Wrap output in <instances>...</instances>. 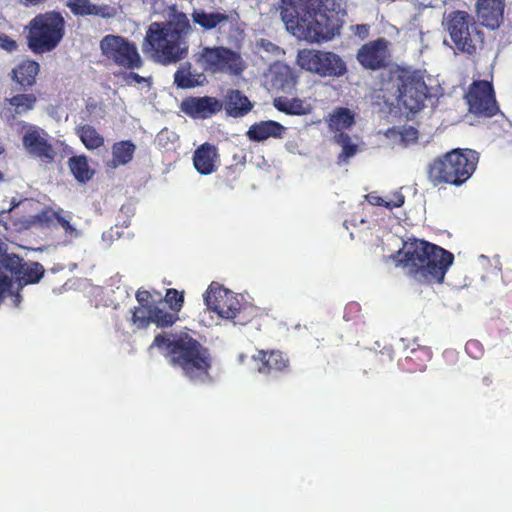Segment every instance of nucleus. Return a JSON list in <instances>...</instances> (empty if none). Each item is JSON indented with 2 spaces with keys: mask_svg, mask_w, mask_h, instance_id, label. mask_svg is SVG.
Returning a JSON list of instances; mask_svg holds the SVG:
<instances>
[{
  "mask_svg": "<svg viewBox=\"0 0 512 512\" xmlns=\"http://www.w3.org/2000/svg\"><path fill=\"white\" fill-rule=\"evenodd\" d=\"M281 18L299 40L328 41L339 34L340 0H282Z\"/></svg>",
  "mask_w": 512,
  "mask_h": 512,
  "instance_id": "obj_1",
  "label": "nucleus"
},
{
  "mask_svg": "<svg viewBox=\"0 0 512 512\" xmlns=\"http://www.w3.org/2000/svg\"><path fill=\"white\" fill-rule=\"evenodd\" d=\"M191 32L192 26L186 14L172 7L167 22L149 25L142 44L143 53L164 65L177 63L188 54L186 38Z\"/></svg>",
  "mask_w": 512,
  "mask_h": 512,
  "instance_id": "obj_2",
  "label": "nucleus"
},
{
  "mask_svg": "<svg viewBox=\"0 0 512 512\" xmlns=\"http://www.w3.org/2000/svg\"><path fill=\"white\" fill-rule=\"evenodd\" d=\"M170 357L173 365L193 382L203 383L209 378L212 358L207 348L187 333L157 336L150 346Z\"/></svg>",
  "mask_w": 512,
  "mask_h": 512,
  "instance_id": "obj_3",
  "label": "nucleus"
},
{
  "mask_svg": "<svg viewBox=\"0 0 512 512\" xmlns=\"http://www.w3.org/2000/svg\"><path fill=\"white\" fill-rule=\"evenodd\" d=\"M399 253L403 254L400 261L406 272L426 283H441L454 261L452 253L424 240L404 242Z\"/></svg>",
  "mask_w": 512,
  "mask_h": 512,
  "instance_id": "obj_4",
  "label": "nucleus"
},
{
  "mask_svg": "<svg viewBox=\"0 0 512 512\" xmlns=\"http://www.w3.org/2000/svg\"><path fill=\"white\" fill-rule=\"evenodd\" d=\"M479 156L474 150L455 149L435 159L429 166L432 182L460 185L468 180L476 169Z\"/></svg>",
  "mask_w": 512,
  "mask_h": 512,
  "instance_id": "obj_5",
  "label": "nucleus"
},
{
  "mask_svg": "<svg viewBox=\"0 0 512 512\" xmlns=\"http://www.w3.org/2000/svg\"><path fill=\"white\" fill-rule=\"evenodd\" d=\"M203 301L206 310L200 314V322L204 326L218 324L219 320H233L241 312L243 297L224 288L217 282H212L205 293Z\"/></svg>",
  "mask_w": 512,
  "mask_h": 512,
  "instance_id": "obj_6",
  "label": "nucleus"
},
{
  "mask_svg": "<svg viewBox=\"0 0 512 512\" xmlns=\"http://www.w3.org/2000/svg\"><path fill=\"white\" fill-rule=\"evenodd\" d=\"M64 34V19L56 12L40 14L30 21L28 46L36 54L53 50Z\"/></svg>",
  "mask_w": 512,
  "mask_h": 512,
  "instance_id": "obj_7",
  "label": "nucleus"
},
{
  "mask_svg": "<svg viewBox=\"0 0 512 512\" xmlns=\"http://www.w3.org/2000/svg\"><path fill=\"white\" fill-rule=\"evenodd\" d=\"M391 81L397 104L410 112L419 111L427 97V86L420 75L405 70L393 72Z\"/></svg>",
  "mask_w": 512,
  "mask_h": 512,
  "instance_id": "obj_8",
  "label": "nucleus"
},
{
  "mask_svg": "<svg viewBox=\"0 0 512 512\" xmlns=\"http://www.w3.org/2000/svg\"><path fill=\"white\" fill-rule=\"evenodd\" d=\"M99 48L105 60L121 68L134 70L143 64L136 44L123 36L105 35L99 42Z\"/></svg>",
  "mask_w": 512,
  "mask_h": 512,
  "instance_id": "obj_9",
  "label": "nucleus"
},
{
  "mask_svg": "<svg viewBox=\"0 0 512 512\" xmlns=\"http://www.w3.org/2000/svg\"><path fill=\"white\" fill-rule=\"evenodd\" d=\"M195 60L211 73L225 72L237 76L247 67L238 52L225 47H204L195 55Z\"/></svg>",
  "mask_w": 512,
  "mask_h": 512,
  "instance_id": "obj_10",
  "label": "nucleus"
},
{
  "mask_svg": "<svg viewBox=\"0 0 512 512\" xmlns=\"http://www.w3.org/2000/svg\"><path fill=\"white\" fill-rule=\"evenodd\" d=\"M297 64L320 77H339L347 71L346 64L339 55L315 49L300 50L297 54Z\"/></svg>",
  "mask_w": 512,
  "mask_h": 512,
  "instance_id": "obj_11",
  "label": "nucleus"
},
{
  "mask_svg": "<svg viewBox=\"0 0 512 512\" xmlns=\"http://www.w3.org/2000/svg\"><path fill=\"white\" fill-rule=\"evenodd\" d=\"M447 30L459 51L472 54L476 50V28L471 17L464 11H455L447 16Z\"/></svg>",
  "mask_w": 512,
  "mask_h": 512,
  "instance_id": "obj_12",
  "label": "nucleus"
},
{
  "mask_svg": "<svg viewBox=\"0 0 512 512\" xmlns=\"http://www.w3.org/2000/svg\"><path fill=\"white\" fill-rule=\"evenodd\" d=\"M16 130L22 134L23 147L30 155L47 160L54 158L55 151L43 129L21 120L16 122Z\"/></svg>",
  "mask_w": 512,
  "mask_h": 512,
  "instance_id": "obj_13",
  "label": "nucleus"
},
{
  "mask_svg": "<svg viewBox=\"0 0 512 512\" xmlns=\"http://www.w3.org/2000/svg\"><path fill=\"white\" fill-rule=\"evenodd\" d=\"M469 111L478 116H493L498 112L494 91L488 81L474 82L465 96Z\"/></svg>",
  "mask_w": 512,
  "mask_h": 512,
  "instance_id": "obj_14",
  "label": "nucleus"
},
{
  "mask_svg": "<svg viewBox=\"0 0 512 512\" xmlns=\"http://www.w3.org/2000/svg\"><path fill=\"white\" fill-rule=\"evenodd\" d=\"M389 42L377 39L364 44L357 53V60L366 69L377 70L385 67L390 61Z\"/></svg>",
  "mask_w": 512,
  "mask_h": 512,
  "instance_id": "obj_15",
  "label": "nucleus"
},
{
  "mask_svg": "<svg viewBox=\"0 0 512 512\" xmlns=\"http://www.w3.org/2000/svg\"><path fill=\"white\" fill-rule=\"evenodd\" d=\"M175 321L174 314L157 305H139L132 311L131 322L136 328H145L150 323L159 327L171 325Z\"/></svg>",
  "mask_w": 512,
  "mask_h": 512,
  "instance_id": "obj_16",
  "label": "nucleus"
},
{
  "mask_svg": "<svg viewBox=\"0 0 512 512\" xmlns=\"http://www.w3.org/2000/svg\"><path fill=\"white\" fill-rule=\"evenodd\" d=\"M264 83L271 91L287 92L295 86L296 78L288 65L276 61L264 73Z\"/></svg>",
  "mask_w": 512,
  "mask_h": 512,
  "instance_id": "obj_17",
  "label": "nucleus"
},
{
  "mask_svg": "<svg viewBox=\"0 0 512 512\" xmlns=\"http://www.w3.org/2000/svg\"><path fill=\"white\" fill-rule=\"evenodd\" d=\"M37 102V97L32 94H17L11 98L5 99V108L3 116L7 122L16 127V119L18 116L26 115L33 110Z\"/></svg>",
  "mask_w": 512,
  "mask_h": 512,
  "instance_id": "obj_18",
  "label": "nucleus"
},
{
  "mask_svg": "<svg viewBox=\"0 0 512 512\" xmlns=\"http://www.w3.org/2000/svg\"><path fill=\"white\" fill-rule=\"evenodd\" d=\"M182 110L196 118H208L220 111L222 105L212 97H193L186 99L181 104Z\"/></svg>",
  "mask_w": 512,
  "mask_h": 512,
  "instance_id": "obj_19",
  "label": "nucleus"
},
{
  "mask_svg": "<svg viewBox=\"0 0 512 512\" xmlns=\"http://www.w3.org/2000/svg\"><path fill=\"white\" fill-rule=\"evenodd\" d=\"M477 16L481 23L495 29L500 26L503 19L504 0H478Z\"/></svg>",
  "mask_w": 512,
  "mask_h": 512,
  "instance_id": "obj_20",
  "label": "nucleus"
},
{
  "mask_svg": "<svg viewBox=\"0 0 512 512\" xmlns=\"http://www.w3.org/2000/svg\"><path fill=\"white\" fill-rule=\"evenodd\" d=\"M252 360L255 362L257 370L263 374L281 372L288 366V359L280 351L260 350L252 356Z\"/></svg>",
  "mask_w": 512,
  "mask_h": 512,
  "instance_id": "obj_21",
  "label": "nucleus"
},
{
  "mask_svg": "<svg viewBox=\"0 0 512 512\" xmlns=\"http://www.w3.org/2000/svg\"><path fill=\"white\" fill-rule=\"evenodd\" d=\"M193 164L197 172L202 175L214 173L220 165L217 149L209 144L201 145L194 152Z\"/></svg>",
  "mask_w": 512,
  "mask_h": 512,
  "instance_id": "obj_22",
  "label": "nucleus"
},
{
  "mask_svg": "<svg viewBox=\"0 0 512 512\" xmlns=\"http://www.w3.org/2000/svg\"><path fill=\"white\" fill-rule=\"evenodd\" d=\"M285 131L286 128L276 121H260L250 126L247 137L252 141L261 142L270 137L282 138Z\"/></svg>",
  "mask_w": 512,
  "mask_h": 512,
  "instance_id": "obj_23",
  "label": "nucleus"
},
{
  "mask_svg": "<svg viewBox=\"0 0 512 512\" xmlns=\"http://www.w3.org/2000/svg\"><path fill=\"white\" fill-rule=\"evenodd\" d=\"M40 66L37 62L26 59L18 63L11 71V78L23 88L31 87L36 83Z\"/></svg>",
  "mask_w": 512,
  "mask_h": 512,
  "instance_id": "obj_24",
  "label": "nucleus"
},
{
  "mask_svg": "<svg viewBox=\"0 0 512 512\" xmlns=\"http://www.w3.org/2000/svg\"><path fill=\"white\" fill-rule=\"evenodd\" d=\"M356 113L347 107H336L328 115L326 122L331 131L344 133L355 124Z\"/></svg>",
  "mask_w": 512,
  "mask_h": 512,
  "instance_id": "obj_25",
  "label": "nucleus"
},
{
  "mask_svg": "<svg viewBox=\"0 0 512 512\" xmlns=\"http://www.w3.org/2000/svg\"><path fill=\"white\" fill-rule=\"evenodd\" d=\"M388 144L392 147H407L418 139V131L412 126L393 127L384 132Z\"/></svg>",
  "mask_w": 512,
  "mask_h": 512,
  "instance_id": "obj_26",
  "label": "nucleus"
},
{
  "mask_svg": "<svg viewBox=\"0 0 512 512\" xmlns=\"http://www.w3.org/2000/svg\"><path fill=\"white\" fill-rule=\"evenodd\" d=\"M174 82L179 88H195L204 85L206 76L200 72H192L191 65L184 63L176 71Z\"/></svg>",
  "mask_w": 512,
  "mask_h": 512,
  "instance_id": "obj_27",
  "label": "nucleus"
},
{
  "mask_svg": "<svg viewBox=\"0 0 512 512\" xmlns=\"http://www.w3.org/2000/svg\"><path fill=\"white\" fill-rule=\"evenodd\" d=\"M192 20L195 24L201 26L205 30L221 28L228 22V16L220 12H206L204 10H194Z\"/></svg>",
  "mask_w": 512,
  "mask_h": 512,
  "instance_id": "obj_28",
  "label": "nucleus"
},
{
  "mask_svg": "<svg viewBox=\"0 0 512 512\" xmlns=\"http://www.w3.org/2000/svg\"><path fill=\"white\" fill-rule=\"evenodd\" d=\"M251 108V102L240 91L233 90L228 93L225 109L230 116H244L251 110Z\"/></svg>",
  "mask_w": 512,
  "mask_h": 512,
  "instance_id": "obj_29",
  "label": "nucleus"
},
{
  "mask_svg": "<svg viewBox=\"0 0 512 512\" xmlns=\"http://www.w3.org/2000/svg\"><path fill=\"white\" fill-rule=\"evenodd\" d=\"M112 158L107 161V166L117 168L129 163L135 152V145L130 141H120L112 146Z\"/></svg>",
  "mask_w": 512,
  "mask_h": 512,
  "instance_id": "obj_30",
  "label": "nucleus"
},
{
  "mask_svg": "<svg viewBox=\"0 0 512 512\" xmlns=\"http://www.w3.org/2000/svg\"><path fill=\"white\" fill-rule=\"evenodd\" d=\"M254 53L258 55L264 62L279 61L284 51L276 44L265 38L255 40Z\"/></svg>",
  "mask_w": 512,
  "mask_h": 512,
  "instance_id": "obj_31",
  "label": "nucleus"
},
{
  "mask_svg": "<svg viewBox=\"0 0 512 512\" xmlns=\"http://www.w3.org/2000/svg\"><path fill=\"white\" fill-rule=\"evenodd\" d=\"M76 134L88 150L98 149L104 144V137L91 125H79Z\"/></svg>",
  "mask_w": 512,
  "mask_h": 512,
  "instance_id": "obj_32",
  "label": "nucleus"
},
{
  "mask_svg": "<svg viewBox=\"0 0 512 512\" xmlns=\"http://www.w3.org/2000/svg\"><path fill=\"white\" fill-rule=\"evenodd\" d=\"M274 106L281 112L293 115H303L310 110V106L298 98L279 97L274 100Z\"/></svg>",
  "mask_w": 512,
  "mask_h": 512,
  "instance_id": "obj_33",
  "label": "nucleus"
},
{
  "mask_svg": "<svg viewBox=\"0 0 512 512\" xmlns=\"http://www.w3.org/2000/svg\"><path fill=\"white\" fill-rule=\"evenodd\" d=\"M69 167L74 177L82 183L89 181L94 174V171L89 167L87 157L84 155L70 158Z\"/></svg>",
  "mask_w": 512,
  "mask_h": 512,
  "instance_id": "obj_34",
  "label": "nucleus"
},
{
  "mask_svg": "<svg viewBox=\"0 0 512 512\" xmlns=\"http://www.w3.org/2000/svg\"><path fill=\"white\" fill-rule=\"evenodd\" d=\"M335 142L341 147L342 151L339 158L348 160L353 157L358 151V145L353 139L345 133H338L334 136Z\"/></svg>",
  "mask_w": 512,
  "mask_h": 512,
  "instance_id": "obj_35",
  "label": "nucleus"
},
{
  "mask_svg": "<svg viewBox=\"0 0 512 512\" xmlns=\"http://www.w3.org/2000/svg\"><path fill=\"white\" fill-rule=\"evenodd\" d=\"M67 6L76 15H96L99 9L89 0H67Z\"/></svg>",
  "mask_w": 512,
  "mask_h": 512,
  "instance_id": "obj_36",
  "label": "nucleus"
},
{
  "mask_svg": "<svg viewBox=\"0 0 512 512\" xmlns=\"http://www.w3.org/2000/svg\"><path fill=\"white\" fill-rule=\"evenodd\" d=\"M57 222L64 229L68 237L78 238L81 235V230L77 227L76 223L72 222V215L69 212L59 210Z\"/></svg>",
  "mask_w": 512,
  "mask_h": 512,
  "instance_id": "obj_37",
  "label": "nucleus"
},
{
  "mask_svg": "<svg viewBox=\"0 0 512 512\" xmlns=\"http://www.w3.org/2000/svg\"><path fill=\"white\" fill-rule=\"evenodd\" d=\"M183 303V295L179 294L177 290L175 289H168L165 295V301H160L157 306L163 308L165 310V306L168 304L173 312H170L171 314H174L175 320L177 319V312L181 309Z\"/></svg>",
  "mask_w": 512,
  "mask_h": 512,
  "instance_id": "obj_38",
  "label": "nucleus"
},
{
  "mask_svg": "<svg viewBox=\"0 0 512 512\" xmlns=\"http://www.w3.org/2000/svg\"><path fill=\"white\" fill-rule=\"evenodd\" d=\"M385 199V207L388 209L401 207L405 200L404 195L400 191H395L385 196Z\"/></svg>",
  "mask_w": 512,
  "mask_h": 512,
  "instance_id": "obj_39",
  "label": "nucleus"
},
{
  "mask_svg": "<svg viewBox=\"0 0 512 512\" xmlns=\"http://www.w3.org/2000/svg\"><path fill=\"white\" fill-rule=\"evenodd\" d=\"M57 215H59V211H54L52 209H45L41 213H39L36 218L37 221L41 224H49L53 220H57Z\"/></svg>",
  "mask_w": 512,
  "mask_h": 512,
  "instance_id": "obj_40",
  "label": "nucleus"
},
{
  "mask_svg": "<svg viewBox=\"0 0 512 512\" xmlns=\"http://www.w3.org/2000/svg\"><path fill=\"white\" fill-rule=\"evenodd\" d=\"M0 48L7 52H12L17 49V43L10 37L2 34L0 35Z\"/></svg>",
  "mask_w": 512,
  "mask_h": 512,
  "instance_id": "obj_41",
  "label": "nucleus"
},
{
  "mask_svg": "<svg viewBox=\"0 0 512 512\" xmlns=\"http://www.w3.org/2000/svg\"><path fill=\"white\" fill-rule=\"evenodd\" d=\"M136 298H137L139 305H142V304L154 305L153 303H151L149 301V299L151 298V294L149 291L138 290V292L136 294Z\"/></svg>",
  "mask_w": 512,
  "mask_h": 512,
  "instance_id": "obj_42",
  "label": "nucleus"
},
{
  "mask_svg": "<svg viewBox=\"0 0 512 512\" xmlns=\"http://www.w3.org/2000/svg\"><path fill=\"white\" fill-rule=\"evenodd\" d=\"M366 199L371 205L385 207V200H386L385 197H380L376 193H370V194L366 195Z\"/></svg>",
  "mask_w": 512,
  "mask_h": 512,
  "instance_id": "obj_43",
  "label": "nucleus"
},
{
  "mask_svg": "<svg viewBox=\"0 0 512 512\" xmlns=\"http://www.w3.org/2000/svg\"><path fill=\"white\" fill-rule=\"evenodd\" d=\"M352 29L360 38H366L369 34V26L365 24L356 25Z\"/></svg>",
  "mask_w": 512,
  "mask_h": 512,
  "instance_id": "obj_44",
  "label": "nucleus"
},
{
  "mask_svg": "<svg viewBox=\"0 0 512 512\" xmlns=\"http://www.w3.org/2000/svg\"><path fill=\"white\" fill-rule=\"evenodd\" d=\"M168 135H169V131L168 130H163L161 131L158 136H157V142L159 145H162L163 144V139L164 138H168Z\"/></svg>",
  "mask_w": 512,
  "mask_h": 512,
  "instance_id": "obj_45",
  "label": "nucleus"
},
{
  "mask_svg": "<svg viewBox=\"0 0 512 512\" xmlns=\"http://www.w3.org/2000/svg\"><path fill=\"white\" fill-rule=\"evenodd\" d=\"M130 78H132L136 83H141V82H146L147 81L146 78L141 77L140 75L135 74V73L131 74Z\"/></svg>",
  "mask_w": 512,
  "mask_h": 512,
  "instance_id": "obj_46",
  "label": "nucleus"
},
{
  "mask_svg": "<svg viewBox=\"0 0 512 512\" xmlns=\"http://www.w3.org/2000/svg\"><path fill=\"white\" fill-rule=\"evenodd\" d=\"M2 178H3V175H2V173L0 172V180H1Z\"/></svg>",
  "mask_w": 512,
  "mask_h": 512,
  "instance_id": "obj_47",
  "label": "nucleus"
}]
</instances>
